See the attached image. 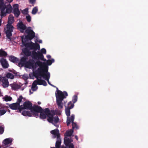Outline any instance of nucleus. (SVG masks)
<instances>
[{"instance_id": "f257e3e1", "label": "nucleus", "mask_w": 148, "mask_h": 148, "mask_svg": "<svg viewBox=\"0 0 148 148\" xmlns=\"http://www.w3.org/2000/svg\"><path fill=\"white\" fill-rule=\"evenodd\" d=\"M12 10L13 13L15 16L16 17H18L21 13L18 9V4H14L12 8L10 4L6 5L4 0H0V15L1 18L5 16L7 14L11 13Z\"/></svg>"}, {"instance_id": "f03ea898", "label": "nucleus", "mask_w": 148, "mask_h": 148, "mask_svg": "<svg viewBox=\"0 0 148 148\" xmlns=\"http://www.w3.org/2000/svg\"><path fill=\"white\" fill-rule=\"evenodd\" d=\"M23 36H21L22 42L23 45L25 46V48L23 50L24 54L28 56H31L32 53L30 50H34L35 51L38 49H40V47L38 43H35L32 42H28V40H23Z\"/></svg>"}, {"instance_id": "7ed1b4c3", "label": "nucleus", "mask_w": 148, "mask_h": 148, "mask_svg": "<svg viewBox=\"0 0 148 148\" xmlns=\"http://www.w3.org/2000/svg\"><path fill=\"white\" fill-rule=\"evenodd\" d=\"M57 93H56V103L58 108L61 109L63 107L62 101L64 98H66L68 96V93L66 91L63 92L60 90H59L58 87H56Z\"/></svg>"}, {"instance_id": "20e7f679", "label": "nucleus", "mask_w": 148, "mask_h": 148, "mask_svg": "<svg viewBox=\"0 0 148 148\" xmlns=\"http://www.w3.org/2000/svg\"><path fill=\"white\" fill-rule=\"evenodd\" d=\"M56 112L54 110H51L50 116H48V118H47L48 121L52 123L54 125H56L55 124L58 123L59 121V118L58 116H54L56 114Z\"/></svg>"}, {"instance_id": "39448f33", "label": "nucleus", "mask_w": 148, "mask_h": 148, "mask_svg": "<svg viewBox=\"0 0 148 148\" xmlns=\"http://www.w3.org/2000/svg\"><path fill=\"white\" fill-rule=\"evenodd\" d=\"M25 32L27 34V35L25 36L24 38H23V40H31L35 36V34L31 29V27H28V28L26 29Z\"/></svg>"}, {"instance_id": "423d86ee", "label": "nucleus", "mask_w": 148, "mask_h": 148, "mask_svg": "<svg viewBox=\"0 0 148 148\" xmlns=\"http://www.w3.org/2000/svg\"><path fill=\"white\" fill-rule=\"evenodd\" d=\"M46 68L40 67L38 68L37 70L33 72V74L35 77H37L38 76L40 75L41 77H43L44 78V77L47 74V73H46L45 71Z\"/></svg>"}, {"instance_id": "0eeeda50", "label": "nucleus", "mask_w": 148, "mask_h": 148, "mask_svg": "<svg viewBox=\"0 0 148 148\" xmlns=\"http://www.w3.org/2000/svg\"><path fill=\"white\" fill-rule=\"evenodd\" d=\"M42 110V108L40 106H38V105H34V106H32V107L31 112L34 116L37 118L39 116V112H40Z\"/></svg>"}, {"instance_id": "6e6552de", "label": "nucleus", "mask_w": 148, "mask_h": 148, "mask_svg": "<svg viewBox=\"0 0 148 148\" xmlns=\"http://www.w3.org/2000/svg\"><path fill=\"white\" fill-rule=\"evenodd\" d=\"M32 57L34 59L37 58L41 60L46 61V59H45L44 56L42 53L38 51V52L35 51H32Z\"/></svg>"}, {"instance_id": "1a4fd4ad", "label": "nucleus", "mask_w": 148, "mask_h": 148, "mask_svg": "<svg viewBox=\"0 0 148 148\" xmlns=\"http://www.w3.org/2000/svg\"><path fill=\"white\" fill-rule=\"evenodd\" d=\"M51 111L48 108H46L44 110L43 109L42 111L40 112V118L42 119H46L47 117L50 116Z\"/></svg>"}, {"instance_id": "9d476101", "label": "nucleus", "mask_w": 148, "mask_h": 148, "mask_svg": "<svg viewBox=\"0 0 148 148\" xmlns=\"http://www.w3.org/2000/svg\"><path fill=\"white\" fill-rule=\"evenodd\" d=\"M25 67L29 69H36L35 62L32 59H29L25 64Z\"/></svg>"}, {"instance_id": "9b49d317", "label": "nucleus", "mask_w": 148, "mask_h": 148, "mask_svg": "<svg viewBox=\"0 0 148 148\" xmlns=\"http://www.w3.org/2000/svg\"><path fill=\"white\" fill-rule=\"evenodd\" d=\"M75 115L74 114H72L71 116V118L69 120H68L67 122L66 123L67 126H69L71 122L72 123V130L76 128V129H78V127L76 123H74Z\"/></svg>"}, {"instance_id": "f8f14e48", "label": "nucleus", "mask_w": 148, "mask_h": 148, "mask_svg": "<svg viewBox=\"0 0 148 148\" xmlns=\"http://www.w3.org/2000/svg\"><path fill=\"white\" fill-rule=\"evenodd\" d=\"M32 104L30 101H25L23 103V105H21V111L23 109L29 110L31 112L32 108Z\"/></svg>"}, {"instance_id": "ddd939ff", "label": "nucleus", "mask_w": 148, "mask_h": 148, "mask_svg": "<svg viewBox=\"0 0 148 148\" xmlns=\"http://www.w3.org/2000/svg\"><path fill=\"white\" fill-rule=\"evenodd\" d=\"M17 29H19L20 31L22 33H24V31L25 30V31L27 29V27L21 21L17 23Z\"/></svg>"}, {"instance_id": "4468645a", "label": "nucleus", "mask_w": 148, "mask_h": 148, "mask_svg": "<svg viewBox=\"0 0 148 148\" xmlns=\"http://www.w3.org/2000/svg\"><path fill=\"white\" fill-rule=\"evenodd\" d=\"M29 56L24 54L23 57H22L21 59L19 62L18 63V65L19 66H22L25 65V66L26 67V63L27 62L26 61L28 59V57Z\"/></svg>"}, {"instance_id": "2eb2a0df", "label": "nucleus", "mask_w": 148, "mask_h": 148, "mask_svg": "<svg viewBox=\"0 0 148 148\" xmlns=\"http://www.w3.org/2000/svg\"><path fill=\"white\" fill-rule=\"evenodd\" d=\"M36 65V68L37 67V65L40 66V67L46 68V69L45 70L46 72H47L48 71V66L45 62H42L40 61V60H37L35 62Z\"/></svg>"}, {"instance_id": "dca6fc26", "label": "nucleus", "mask_w": 148, "mask_h": 148, "mask_svg": "<svg viewBox=\"0 0 148 148\" xmlns=\"http://www.w3.org/2000/svg\"><path fill=\"white\" fill-rule=\"evenodd\" d=\"M9 108L12 110H18L19 112H21V106L16 102L9 105Z\"/></svg>"}, {"instance_id": "f3484780", "label": "nucleus", "mask_w": 148, "mask_h": 148, "mask_svg": "<svg viewBox=\"0 0 148 148\" xmlns=\"http://www.w3.org/2000/svg\"><path fill=\"white\" fill-rule=\"evenodd\" d=\"M0 81L2 82V85L3 88L8 87L9 85V82L8 79L5 77H1Z\"/></svg>"}, {"instance_id": "a211bd4d", "label": "nucleus", "mask_w": 148, "mask_h": 148, "mask_svg": "<svg viewBox=\"0 0 148 148\" xmlns=\"http://www.w3.org/2000/svg\"><path fill=\"white\" fill-rule=\"evenodd\" d=\"M74 106V104L71 105V107H67L66 108L65 110V112L66 114V115L67 116L66 123L67 122L68 119H70L71 118V116L70 117V109H72Z\"/></svg>"}, {"instance_id": "6ab92c4d", "label": "nucleus", "mask_w": 148, "mask_h": 148, "mask_svg": "<svg viewBox=\"0 0 148 148\" xmlns=\"http://www.w3.org/2000/svg\"><path fill=\"white\" fill-rule=\"evenodd\" d=\"M0 63L3 68L4 69L8 68L9 66L8 62L5 59L1 58L0 60Z\"/></svg>"}, {"instance_id": "aec40b11", "label": "nucleus", "mask_w": 148, "mask_h": 148, "mask_svg": "<svg viewBox=\"0 0 148 148\" xmlns=\"http://www.w3.org/2000/svg\"><path fill=\"white\" fill-rule=\"evenodd\" d=\"M73 141L72 139L69 138L68 137H64V143L66 147H68Z\"/></svg>"}, {"instance_id": "412c9836", "label": "nucleus", "mask_w": 148, "mask_h": 148, "mask_svg": "<svg viewBox=\"0 0 148 148\" xmlns=\"http://www.w3.org/2000/svg\"><path fill=\"white\" fill-rule=\"evenodd\" d=\"M51 134L56 136L57 138L60 137V134L59 133V131L58 129L52 130L51 132Z\"/></svg>"}, {"instance_id": "4be33fe9", "label": "nucleus", "mask_w": 148, "mask_h": 148, "mask_svg": "<svg viewBox=\"0 0 148 148\" xmlns=\"http://www.w3.org/2000/svg\"><path fill=\"white\" fill-rule=\"evenodd\" d=\"M9 59L10 61L14 63H17L19 60L17 57L12 56H9Z\"/></svg>"}, {"instance_id": "5701e85b", "label": "nucleus", "mask_w": 148, "mask_h": 148, "mask_svg": "<svg viewBox=\"0 0 148 148\" xmlns=\"http://www.w3.org/2000/svg\"><path fill=\"white\" fill-rule=\"evenodd\" d=\"M14 27L12 25L7 24L6 25V29L5 28V31L12 32L14 30Z\"/></svg>"}, {"instance_id": "b1692460", "label": "nucleus", "mask_w": 148, "mask_h": 148, "mask_svg": "<svg viewBox=\"0 0 148 148\" xmlns=\"http://www.w3.org/2000/svg\"><path fill=\"white\" fill-rule=\"evenodd\" d=\"M14 21V18L13 16L11 15H10L8 18V24L12 25Z\"/></svg>"}, {"instance_id": "393cba45", "label": "nucleus", "mask_w": 148, "mask_h": 148, "mask_svg": "<svg viewBox=\"0 0 148 148\" xmlns=\"http://www.w3.org/2000/svg\"><path fill=\"white\" fill-rule=\"evenodd\" d=\"M61 143V140L60 137L58 138L56 143L55 148H60Z\"/></svg>"}, {"instance_id": "a878e982", "label": "nucleus", "mask_w": 148, "mask_h": 148, "mask_svg": "<svg viewBox=\"0 0 148 148\" xmlns=\"http://www.w3.org/2000/svg\"><path fill=\"white\" fill-rule=\"evenodd\" d=\"M73 132V130L71 129L67 131L64 134V137H70L72 135Z\"/></svg>"}, {"instance_id": "bb28decb", "label": "nucleus", "mask_w": 148, "mask_h": 148, "mask_svg": "<svg viewBox=\"0 0 148 148\" xmlns=\"http://www.w3.org/2000/svg\"><path fill=\"white\" fill-rule=\"evenodd\" d=\"M38 84L42 85L45 86H46L47 85V82L44 80L37 79Z\"/></svg>"}, {"instance_id": "cd10ccee", "label": "nucleus", "mask_w": 148, "mask_h": 148, "mask_svg": "<svg viewBox=\"0 0 148 148\" xmlns=\"http://www.w3.org/2000/svg\"><path fill=\"white\" fill-rule=\"evenodd\" d=\"M10 85L12 87V89L15 90L19 88L20 87L19 85L16 84H10Z\"/></svg>"}, {"instance_id": "c85d7f7f", "label": "nucleus", "mask_w": 148, "mask_h": 148, "mask_svg": "<svg viewBox=\"0 0 148 148\" xmlns=\"http://www.w3.org/2000/svg\"><path fill=\"white\" fill-rule=\"evenodd\" d=\"M12 141V140L10 138H6L3 140V144L5 145H8L11 143Z\"/></svg>"}, {"instance_id": "c756f323", "label": "nucleus", "mask_w": 148, "mask_h": 148, "mask_svg": "<svg viewBox=\"0 0 148 148\" xmlns=\"http://www.w3.org/2000/svg\"><path fill=\"white\" fill-rule=\"evenodd\" d=\"M6 36L10 40H11V37L12 36V32L5 31Z\"/></svg>"}, {"instance_id": "7c9ffc66", "label": "nucleus", "mask_w": 148, "mask_h": 148, "mask_svg": "<svg viewBox=\"0 0 148 148\" xmlns=\"http://www.w3.org/2000/svg\"><path fill=\"white\" fill-rule=\"evenodd\" d=\"M22 114L24 116H32V114L31 113V112L28 111H25L24 110L23 111L22 113Z\"/></svg>"}, {"instance_id": "2f4dec72", "label": "nucleus", "mask_w": 148, "mask_h": 148, "mask_svg": "<svg viewBox=\"0 0 148 148\" xmlns=\"http://www.w3.org/2000/svg\"><path fill=\"white\" fill-rule=\"evenodd\" d=\"M47 74L45 77H44V79L47 81L48 82V84L50 85L51 84L49 81V79L50 78V73L49 72H48V71H47Z\"/></svg>"}, {"instance_id": "473e14b6", "label": "nucleus", "mask_w": 148, "mask_h": 148, "mask_svg": "<svg viewBox=\"0 0 148 148\" xmlns=\"http://www.w3.org/2000/svg\"><path fill=\"white\" fill-rule=\"evenodd\" d=\"M7 55V53L6 52L4 51L3 50L0 49V57H5Z\"/></svg>"}, {"instance_id": "72a5a7b5", "label": "nucleus", "mask_w": 148, "mask_h": 148, "mask_svg": "<svg viewBox=\"0 0 148 148\" xmlns=\"http://www.w3.org/2000/svg\"><path fill=\"white\" fill-rule=\"evenodd\" d=\"M6 77L8 78H10L11 79H13L14 75L12 73H8L6 75Z\"/></svg>"}, {"instance_id": "f704fd0d", "label": "nucleus", "mask_w": 148, "mask_h": 148, "mask_svg": "<svg viewBox=\"0 0 148 148\" xmlns=\"http://www.w3.org/2000/svg\"><path fill=\"white\" fill-rule=\"evenodd\" d=\"M38 11V8L37 6L34 8L32 10V14H35Z\"/></svg>"}, {"instance_id": "c9c22d12", "label": "nucleus", "mask_w": 148, "mask_h": 148, "mask_svg": "<svg viewBox=\"0 0 148 148\" xmlns=\"http://www.w3.org/2000/svg\"><path fill=\"white\" fill-rule=\"evenodd\" d=\"M5 101H10L12 100V98L10 96H6L3 98Z\"/></svg>"}, {"instance_id": "e433bc0d", "label": "nucleus", "mask_w": 148, "mask_h": 148, "mask_svg": "<svg viewBox=\"0 0 148 148\" xmlns=\"http://www.w3.org/2000/svg\"><path fill=\"white\" fill-rule=\"evenodd\" d=\"M77 100V95H75L73 97L72 99V101L73 103V104L76 102Z\"/></svg>"}, {"instance_id": "4c0bfd02", "label": "nucleus", "mask_w": 148, "mask_h": 148, "mask_svg": "<svg viewBox=\"0 0 148 148\" xmlns=\"http://www.w3.org/2000/svg\"><path fill=\"white\" fill-rule=\"evenodd\" d=\"M23 98V97L22 95L20 96L17 99L16 103H18L20 105V103H21L22 101V100Z\"/></svg>"}, {"instance_id": "58836bf2", "label": "nucleus", "mask_w": 148, "mask_h": 148, "mask_svg": "<svg viewBox=\"0 0 148 148\" xmlns=\"http://www.w3.org/2000/svg\"><path fill=\"white\" fill-rule=\"evenodd\" d=\"M26 18L28 22H30L31 21V17L28 14L26 16Z\"/></svg>"}, {"instance_id": "ea45409f", "label": "nucleus", "mask_w": 148, "mask_h": 148, "mask_svg": "<svg viewBox=\"0 0 148 148\" xmlns=\"http://www.w3.org/2000/svg\"><path fill=\"white\" fill-rule=\"evenodd\" d=\"M4 132V127L2 125L0 126V135L2 134Z\"/></svg>"}, {"instance_id": "a19ab883", "label": "nucleus", "mask_w": 148, "mask_h": 148, "mask_svg": "<svg viewBox=\"0 0 148 148\" xmlns=\"http://www.w3.org/2000/svg\"><path fill=\"white\" fill-rule=\"evenodd\" d=\"M6 111L5 110H0V116L3 115L4 114H5Z\"/></svg>"}, {"instance_id": "79ce46f5", "label": "nucleus", "mask_w": 148, "mask_h": 148, "mask_svg": "<svg viewBox=\"0 0 148 148\" xmlns=\"http://www.w3.org/2000/svg\"><path fill=\"white\" fill-rule=\"evenodd\" d=\"M22 78L23 79L25 80V84H27L28 82L27 81V80L28 78L26 76V75H23L22 76Z\"/></svg>"}, {"instance_id": "37998d69", "label": "nucleus", "mask_w": 148, "mask_h": 148, "mask_svg": "<svg viewBox=\"0 0 148 148\" xmlns=\"http://www.w3.org/2000/svg\"><path fill=\"white\" fill-rule=\"evenodd\" d=\"M36 86L35 85H33V84L32 85V90L35 91L36 90L37 88H36Z\"/></svg>"}, {"instance_id": "c03bdc74", "label": "nucleus", "mask_w": 148, "mask_h": 148, "mask_svg": "<svg viewBox=\"0 0 148 148\" xmlns=\"http://www.w3.org/2000/svg\"><path fill=\"white\" fill-rule=\"evenodd\" d=\"M23 13L25 14H27L28 13V8H25L24 10L23 11Z\"/></svg>"}, {"instance_id": "a18cd8bd", "label": "nucleus", "mask_w": 148, "mask_h": 148, "mask_svg": "<svg viewBox=\"0 0 148 148\" xmlns=\"http://www.w3.org/2000/svg\"><path fill=\"white\" fill-rule=\"evenodd\" d=\"M41 51L42 53H43L44 54H46V49H44V48H42L41 50Z\"/></svg>"}, {"instance_id": "49530a36", "label": "nucleus", "mask_w": 148, "mask_h": 148, "mask_svg": "<svg viewBox=\"0 0 148 148\" xmlns=\"http://www.w3.org/2000/svg\"><path fill=\"white\" fill-rule=\"evenodd\" d=\"M47 63L48 65H51L52 64V62H51V60H50V59L48 60L47 61Z\"/></svg>"}, {"instance_id": "de8ad7c7", "label": "nucleus", "mask_w": 148, "mask_h": 148, "mask_svg": "<svg viewBox=\"0 0 148 148\" xmlns=\"http://www.w3.org/2000/svg\"><path fill=\"white\" fill-rule=\"evenodd\" d=\"M32 84H33V85H35V86H36V85L38 84L37 80H34Z\"/></svg>"}, {"instance_id": "09e8293b", "label": "nucleus", "mask_w": 148, "mask_h": 148, "mask_svg": "<svg viewBox=\"0 0 148 148\" xmlns=\"http://www.w3.org/2000/svg\"><path fill=\"white\" fill-rule=\"evenodd\" d=\"M68 147H69V148H74V145L72 143L70 144Z\"/></svg>"}, {"instance_id": "8fccbe9b", "label": "nucleus", "mask_w": 148, "mask_h": 148, "mask_svg": "<svg viewBox=\"0 0 148 148\" xmlns=\"http://www.w3.org/2000/svg\"><path fill=\"white\" fill-rule=\"evenodd\" d=\"M72 104H74L73 103H72V102H71V101L69 102L68 103V107H71V105Z\"/></svg>"}, {"instance_id": "3c124183", "label": "nucleus", "mask_w": 148, "mask_h": 148, "mask_svg": "<svg viewBox=\"0 0 148 148\" xmlns=\"http://www.w3.org/2000/svg\"><path fill=\"white\" fill-rule=\"evenodd\" d=\"M36 2V0H29V2L32 4Z\"/></svg>"}, {"instance_id": "603ef678", "label": "nucleus", "mask_w": 148, "mask_h": 148, "mask_svg": "<svg viewBox=\"0 0 148 148\" xmlns=\"http://www.w3.org/2000/svg\"><path fill=\"white\" fill-rule=\"evenodd\" d=\"M0 107L1 108H4L6 107L4 105L2 104L1 103H0Z\"/></svg>"}, {"instance_id": "864d4df0", "label": "nucleus", "mask_w": 148, "mask_h": 148, "mask_svg": "<svg viewBox=\"0 0 148 148\" xmlns=\"http://www.w3.org/2000/svg\"><path fill=\"white\" fill-rule=\"evenodd\" d=\"M13 0H6V1L8 3H9V4L11 3L12 2Z\"/></svg>"}, {"instance_id": "5fc2aeb1", "label": "nucleus", "mask_w": 148, "mask_h": 148, "mask_svg": "<svg viewBox=\"0 0 148 148\" xmlns=\"http://www.w3.org/2000/svg\"><path fill=\"white\" fill-rule=\"evenodd\" d=\"M47 57L48 59H50L51 58V56L50 55H48L47 56Z\"/></svg>"}, {"instance_id": "6e6d98bb", "label": "nucleus", "mask_w": 148, "mask_h": 148, "mask_svg": "<svg viewBox=\"0 0 148 148\" xmlns=\"http://www.w3.org/2000/svg\"><path fill=\"white\" fill-rule=\"evenodd\" d=\"M75 139H76L77 140H78V137L77 136V135H76L75 136Z\"/></svg>"}, {"instance_id": "4d7b16f0", "label": "nucleus", "mask_w": 148, "mask_h": 148, "mask_svg": "<svg viewBox=\"0 0 148 148\" xmlns=\"http://www.w3.org/2000/svg\"><path fill=\"white\" fill-rule=\"evenodd\" d=\"M50 60H51V62H52V63H53V62H54V60L53 59H51Z\"/></svg>"}, {"instance_id": "13d9d810", "label": "nucleus", "mask_w": 148, "mask_h": 148, "mask_svg": "<svg viewBox=\"0 0 148 148\" xmlns=\"http://www.w3.org/2000/svg\"><path fill=\"white\" fill-rule=\"evenodd\" d=\"M1 22H2V19H0V26H1Z\"/></svg>"}, {"instance_id": "bf43d9fd", "label": "nucleus", "mask_w": 148, "mask_h": 148, "mask_svg": "<svg viewBox=\"0 0 148 148\" xmlns=\"http://www.w3.org/2000/svg\"><path fill=\"white\" fill-rule=\"evenodd\" d=\"M60 148H67L66 147L62 146Z\"/></svg>"}, {"instance_id": "052dcab7", "label": "nucleus", "mask_w": 148, "mask_h": 148, "mask_svg": "<svg viewBox=\"0 0 148 148\" xmlns=\"http://www.w3.org/2000/svg\"><path fill=\"white\" fill-rule=\"evenodd\" d=\"M39 42L40 43H42V40H40L39 41Z\"/></svg>"}, {"instance_id": "680f3d73", "label": "nucleus", "mask_w": 148, "mask_h": 148, "mask_svg": "<svg viewBox=\"0 0 148 148\" xmlns=\"http://www.w3.org/2000/svg\"><path fill=\"white\" fill-rule=\"evenodd\" d=\"M38 104H40L41 103V102H38Z\"/></svg>"}, {"instance_id": "e2e57ef3", "label": "nucleus", "mask_w": 148, "mask_h": 148, "mask_svg": "<svg viewBox=\"0 0 148 148\" xmlns=\"http://www.w3.org/2000/svg\"><path fill=\"white\" fill-rule=\"evenodd\" d=\"M50 85H51V86H52L55 87V86H54V85H52V84H50Z\"/></svg>"}, {"instance_id": "0e129e2a", "label": "nucleus", "mask_w": 148, "mask_h": 148, "mask_svg": "<svg viewBox=\"0 0 148 148\" xmlns=\"http://www.w3.org/2000/svg\"><path fill=\"white\" fill-rule=\"evenodd\" d=\"M29 92H30V94H32V93L31 92L30 90H29Z\"/></svg>"}, {"instance_id": "69168bd1", "label": "nucleus", "mask_w": 148, "mask_h": 148, "mask_svg": "<svg viewBox=\"0 0 148 148\" xmlns=\"http://www.w3.org/2000/svg\"><path fill=\"white\" fill-rule=\"evenodd\" d=\"M6 104L8 105L9 106V104H8V103H6Z\"/></svg>"}, {"instance_id": "338daca9", "label": "nucleus", "mask_w": 148, "mask_h": 148, "mask_svg": "<svg viewBox=\"0 0 148 148\" xmlns=\"http://www.w3.org/2000/svg\"><path fill=\"white\" fill-rule=\"evenodd\" d=\"M51 148H55V147H51Z\"/></svg>"}, {"instance_id": "774afa93", "label": "nucleus", "mask_w": 148, "mask_h": 148, "mask_svg": "<svg viewBox=\"0 0 148 148\" xmlns=\"http://www.w3.org/2000/svg\"><path fill=\"white\" fill-rule=\"evenodd\" d=\"M10 148H13V147H11Z\"/></svg>"}]
</instances>
